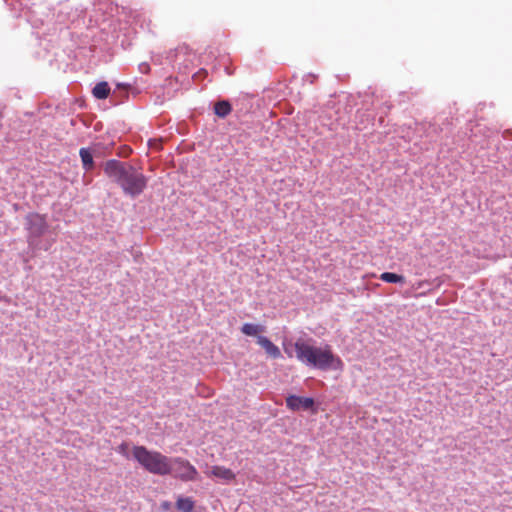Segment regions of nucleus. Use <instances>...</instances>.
<instances>
[{"label":"nucleus","mask_w":512,"mask_h":512,"mask_svg":"<svg viewBox=\"0 0 512 512\" xmlns=\"http://www.w3.org/2000/svg\"><path fill=\"white\" fill-rule=\"evenodd\" d=\"M296 358L307 366L320 370L340 369L343 366L341 359L336 356L329 345L315 347L303 340L294 344Z\"/></svg>","instance_id":"nucleus-1"},{"label":"nucleus","mask_w":512,"mask_h":512,"mask_svg":"<svg viewBox=\"0 0 512 512\" xmlns=\"http://www.w3.org/2000/svg\"><path fill=\"white\" fill-rule=\"evenodd\" d=\"M133 457L150 473L168 475L172 472L171 458L158 451H149L144 446H135Z\"/></svg>","instance_id":"nucleus-2"},{"label":"nucleus","mask_w":512,"mask_h":512,"mask_svg":"<svg viewBox=\"0 0 512 512\" xmlns=\"http://www.w3.org/2000/svg\"><path fill=\"white\" fill-rule=\"evenodd\" d=\"M146 184V177L132 166L127 170L123 180L119 183L124 192L132 197L141 194Z\"/></svg>","instance_id":"nucleus-3"},{"label":"nucleus","mask_w":512,"mask_h":512,"mask_svg":"<svg viewBox=\"0 0 512 512\" xmlns=\"http://www.w3.org/2000/svg\"><path fill=\"white\" fill-rule=\"evenodd\" d=\"M172 474L175 478L188 482L196 481L199 473L197 469L186 459L181 457L171 458Z\"/></svg>","instance_id":"nucleus-4"},{"label":"nucleus","mask_w":512,"mask_h":512,"mask_svg":"<svg viewBox=\"0 0 512 512\" xmlns=\"http://www.w3.org/2000/svg\"><path fill=\"white\" fill-rule=\"evenodd\" d=\"M130 167V165H126L118 160L112 159L105 163L104 172L109 178H112L119 184Z\"/></svg>","instance_id":"nucleus-5"},{"label":"nucleus","mask_w":512,"mask_h":512,"mask_svg":"<svg viewBox=\"0 0 512 512\" xmlns=\"http://www.w3.org/2000/svg\"><path fill=\"white\" fill-rule=\"evenodd\" d=\"M29 230L33 236L43 235L47 229V222L44 216L39 214H30L27 217Z\"/></svg>","instance_id":"nucleus-6"},{"label":"nucleus","mask_w":512,"mask_h":512,"mask_svg":"<svg viewBox=\"0 0 512 512\" xmlns=\"http://www.w3.org/2000/svg\"><path fill=\"white\" fill-rule=\"evenodd\" d=\"M286 405L289 409L297 411L300 409L309 410L314 405V400L310 397H301L290 395L286 398Z\"/></svg>","instance_id":"nucleus-7"},{"label":"nucleus","mask_w":512,"mask_h":512,"mask_svg":"<svg viewBox=\"0 0 512 512\" xmlns=\"http://www.w3.org/2000/svg\"><path fill=\"white\" fill-rule=\"evenodd\" d=\"M206 474L211 477L222 479L226 482L233 481L236 477L235 473L231 469L220 465L212 466Z\"/></svg>","instance_id":"nucleus-8"},{"label":"nucleus","mask_w":512,"mask_h":512,"mask_svg":"<svg viewBox=\"0 0 512 512\" xmlns=\"http://www.w3.org/2000/svg\"><path fill=\"white\" fill-rule=\"evenodd\" d=\"M257 343L265 350V352L272 358L276 359L281 356L280 349L272 341L265 336H258Z\"/></svg>","instance_id":"nucleus-9"},{"label":"nucleus","mask_w":512,"mask_h":512,"mask_svg":"<svg viewBox=\"0 0 512 512\" xmlns=\"http://www.w3.org/2000/svg\"><path fill=\"white\" fill-rule=\"evenodd\" d=\"M92 94L97 99H106L110 94V87L106 81L97 83L92 89Z\"/></svg>","instance_id":"nucleus-10"},{"label":"nucleus","mask_w":512,"mask_h":512,"mask_svg":"<svg viewBox=\"0 0 512 512\" xmlns=\"http://www.w3.org/2000/svg\"><path fill=\"white\" fill-rule=\"evenodd\" d=\"M265 331V327L257 324L252 323H245L241 327V332L247 336H253L257 337L260 336L259 334Z\"/></svg>","instance_id":"nucleus-11"},{"label":"nucleus","mask_w":512,"mask_h":512,"mask_svg":"<svg viewBox=\"0 0 512 512\" xmlns=\"http://www.w3.org/2000/svg\"><path fill=\"white\" fill-rule=\"evenodd\" d=\"M231 110V104L226 100L218 101L214 105V113L220 118H225Z\"/></svg>","instance_id":"nucleus-12"},{"label":"nucleus","mask_w":512,"mask_h":512,"mask_svg":"<svg viewBox=\"0 0 512 512\" xmlns=\"http://www.w3.org/2000/svg\"><path fill=\"white\" fill-rule=\"evenodd\" d=\"M79 155L82 161L83 168L86 171H90L94 167V161L92 153L87 148H81L79 151Z\"/></svg>","instance_id":"nucleus-13"},{"label":"nucleus","mask_w":512,"mask_h":512,"mask_svg":"<svg viewBox=\"0 0 512 512\" xmlns=\"http://www.w3.org/2000/svg\"><path fill=\"white\" fill-rule=\"evenodd\" d=\"M176 508L181 512H192L194 501L189 497H179L176 501Z\"/></svg>","instance_id":"nucleus-14"},{"label":"nucleus","mask_w":512,"mask_h":512,"mask_svg":"<svg viewBox=\"0 0 512 512\" xmlns=\"http://www.w3.org/2000/svg\"><path fill=\"white\" fill-rule=\"evenodd\" d=\"M380 279L387 283H404L405 278L402 275H398L391 272H384L380 275Z\"/></svg>","instance_id":"nucleus-15"},{"label":"nucleus","mask_w":512,"mask_h":512,"mask_svg":"<svg viewBox=\"0 0 512 512\" xmlns=\"http://www.w3.org/2000/svg\"><path fill=\"white\" fill-rule=\"evenodd\" d=\"M140 69H141V71H143V72H148V70H149L150 68H149V65H148V64H145V63H144V64H141V65H140Z\"/></svg>","instance_id":"nucleus-16"},{"label":"nucleus","mask_w":512,"mask_h":512,"mask_svg":"<svg viewBox=\"0 0 512 512\" xmlns=\"http://www.w3.org/2000/svg\"><path fill=\"white\" fill-rule=\"evenodd\" d=\"M124 153H125V155H124V156H128V152H127V150H124Z\"/></svg>","instance_id":"nucleus-17"},{"label":"nucleus","mask_w":512,"mask_h":512,"mask_svg":"<svg viewBox=\"0 0 512 512\" xmlns=\"http://www.w3.org/2000/svg\"><path fill=\"white\" fill-rule=\"evenodd\" d=\"M124 153H125V155H124V156H128V152H127V150H124Z\"/></svg>","instance_id":"nucleus-18"}]
</instances>
